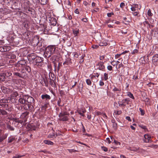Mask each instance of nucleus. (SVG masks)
<instances>
[{
    "label": "nucleus",
    "instance_id": "f257e3e1",
    "mask_svg": "<svg viewBox=\"0 0 158 158\" xmlns=\"http://www.w3.org/2000/svg\"><path fill=\"white\" fill-rule=\"evenodd\" d=\"M56 49L54 45H49L45 49L44 52L45 57L48 58L53 54L55 52Z\"/></svg>",
    "mask_w": 158,
    "mask_h": 158
},
{
    "label": "nucleus",
    "instance_id": "f03ea898",
    "mask_svg": "<svg viewBox=\"0 0 158 158\" xmlns=\"http://www.w3.org/2000/svg\"><path fill=\"white\" fill-rule=\"evenodd\" d=\"M44 59L43 57L37 56L34 62H33L34 65H36L40 68L43 66V65Z\"/></svg>",
    "mask_w": 158,
    "mask_h": 158
},
{
    "label": "nucleus",
    "instance_id": "7ed1b4c3",
    "mask_svg": "<svg viewBox=\"0 0 158 158\" xmlns=\"http://www.w3.org/2000/svg\"><path fill=\"white\" fill-rule=\"evenodd\" d=\"M69 114L66 112L60 113L59 115V117L60 118V120L63 121L68 120L69 119L68 117L66 115H69Z\"/></svg>",
    "mask_w": 158,
    "mask_h": 158
},
{
    "label": "nucleus",
    "instance_id": "20e7f679",
    "mask_svg": "<svg viewBox=\"0 0 158 158\" xmlns=\"http://www.w3.org/2000/svg\"><path fill=\"white\" fill-rule=\"evenodd\" d=\"M34 107V104L26 103L23 106V108L26 110L32 111L33 110Z\"/></svg>",
    "mask_w": 158,
    "mask_h": 158
},
{
    "label": "nucleus",
    "instance_id": "39448f33",
    "mask_svg": "<svg viewBox=\"0 0 158 158\" xmlns=\"http://www.w3.org/2000/svg\"><path fill=\"white\" fill-rule=\"evenodd\" d=\"M96 67L97 69L102 71H103L105 68L104 62L102 61L97 62L96 64Z\"/></svg>",
    "mask_w": 158,
    "mask_h": 158
},
{
    "label": "nucleus",
    "instance_id": "423d86ee",
    "mask_svg": "<svg viewBox=\"0 0 158 158\" xmlns=\"http://www.w3.org/2000/svg\"><path fill=\"white\" fill-rule=\"evenodd\" d=\"M13 74L15 76H18L20 78H23L25 76L23 69L22 70L20 73L15 71L13 72Z\"/></svg>",
    "mask_w": 158,
    "mask_h": 158
},
{
    "label": "nucleus",
    "instance_id": "0eeeda50",
    "mask_svg": "<svg viewBox=\"0 0 158 158\" xmlns=\"http://www.w3.org/2000/svg\"><path fill=\"white\" fill-rule=\"evenodd\" d=\"M40 40L39 37L37 35L34 37L32 41V44L34 46H37L38 44L39 43Z\"/></svg>",
    "mask_w": 158,
    "mask_h": 158
},
{
    "label": "nucleus",
    "instance_id": "6e6552de",
    "mask_svg": "<svg viewBox=\"0 0 158 158\" xmlns=\"http://www.w3.org/2000/svg\"><path fill=\"white\" fill-rule=\"evenodd\" d=\"M152 61L154 65H158V54H156L154 55L152 58Z\"/></svg>",
    "mask_w": 158,
    "mask_h": 158
},
{
    "label": "nucleus",
    "instance_id": "1a4fd4ad",
    "mask_svg": "<svg viewBox=\"0 0 158 158\" xmlns=\"http://www.w3.org/2000/svg\"><path fill=\"white\" fill-rule=\"evenodd\" d=\"M37 56L35 53L31 54L29 55L28 60L33 64V62H34Z\"/></svg>",
    "mask_w": 158,
    "mask_h": 158
},
{
    "label": "nucleus",
    "instance_id": "9d476101",
    "mask_svg": "<svg viewBox=\"0 0 158 158\" xmlns=\"http://www.w3.org/2000/svg\"><path fill=\"white\" fill-rule=\"evenodd\" d=\"M1 89L2 91L5 94H8L12 91L11 90L4 86H2Z\"/></svg>",
    "mask_w": 158,
    "mask_h": 158
},
{
    "label": "nucleus",
    "instance_id": "9b49d317",
    "mask_svg": "<svg viewBox=\"0 0 158 158\" xmlns=\"http://www.w3.org/2000/svg\"><path fill=\"white\" fill-rule=\"evenodd\" d=\"M26 97H27V96L26 95L23 96L22 97H21L19 99V102L20 104H24V105L26 103H27Z\"/></svg>",
    "mask_w": 158,
    "mask_h": 158
},
{
    "label": "nucleus",
    "instance_id": "f8f14e48",
    "mask_svg": "<svg viewBox=\"0 0 158 158\" xmlns=\"http://www.w3.org/2000/svg\"><path fill=\"white\" fill-rule=\"evenodd\" d=\"M26 98V102L31 104H34L35 100L32 97L27 96Z\"/></svg>",
    "mask_w": 158,
    "mask_h": 158
},
{
    "label": "nucleus",
    "instance_id": "ddd939ff",
    "mask_svg": "<svg viewBox=\"0 0 158 158\" xmlns=\"http://www.w3.org/2000/svg\"><path fill=\"white\" fill-rule=\"evenodd\" d=\"M28 114L29 112L27 111H26L22 114L20 117L22 118H25L26 119L24 120V122H26L27 121L26 119L27 118Z\"/></svg>",
    "mask_w": 158,
    "mask_h": 158
},
{
    "label": "nucleus",
    "instance_id": "4468645a",
    "mask_svg": "<svg viewBox=\"0 0 158 158\" xmlns=\"http://www.w3.org/2000/svg\"><path fill=\"white\" fill-rule=\"evenodd\" d=\"M144 137L145 139L144 140V142L147 143L151 142V136L150 135L148 134H145L144 135Z\"/></svg>",
    "mask_w": 158,
    "mask_h": 158
},
{
    "label": "nucleus",
    "instance_id": "2eb2a0df",
    "mask_svg": "<svg viewBox=\"0 0 158 158\" xmlns=\"http://www.w3.org/2000/svg\"><path fill=\"white\" fill-rule=\"evenodd\" d=\"M77 112L79 114L81 115V116L83 117L85 116L84 113L86 112V110L84 108H81V109L79 110H77Z\"/></svg>",
    "mask_w": 158,
    "mask_h": 158
},
{
    "label": "nucleus",
    "instance_id": "dca6fc26",
    "mask_svg": "<svg viewBox=\"0 0 158 158\" xmlns=\"http://www.w3.org/2000/svg\"><path fill=\"white\" fill-rule=\"evenodd\" d=\"M119 106L120 107H125L126 106L125 102V99H123L121 101H119L118 102Z\"/></svg>",
    "mask_w": 158,
    "mask_h": 158
},
{
    "label": "nucleus",
    "instance_id": "f3484780",
    "mask_svg": "<svg viewBox=\"0 0 158 158\" xmlns=\"http://www.w3.org/2000/svg\"><path fill=\"white\" fill-rule=\"evenodd\" d=\"M27 62L26 60L23 59L19 61L18 62V64L24 66H25L26 64H27Z\"/></svg>",
    "mask_w": 158,
    "mask_h": 158
},
{
    "label": "nucleus",
    "instance_id": "a211bd4d",
    "mask_svg": "<svg viewBox=\"0 0 158 158\" xmlns=\"http://www.w3.org/2000/svg\"><path fill=\"white\" fill-rule=\"evenodd\" d=\"M41 97L42 99H45L46 100H49L51 99L50 96L47 94L42 95H41Z\"/></svg>",
    "mask_w": 158,
    "mask_h": 158
},
{
    "label": "nucleus",
    "instance_id": "6ab92c4d",
    "mask_svg": "<svg viewBox=\"0 0 158 158\" xmlns=\"http://www.w3.org/2000/svg\"><path fill=\"white\" fill-rule=\"evenodd\" d=\"M58 59V56L56 55L53 56L52 57V62L54 63L55 66V62L56 61H57Z\"/></svg>",
    "mask_w": 158,
    "mask_h": 158
},
{
    "label": "nucleus",
    "instance_id": "aec40b11",
    "mask_svg": "<svg viewBox=\"0 0 158 158\" xmlns=\"http://www.w3.org/2000/svg\"><path fill=\"white\" fill-rule=\"evenodd\" d=\"M23 71L24 69L26 70L27 72L29 73L31 72V68L28 66L25 65L23 66Z\"/></svg>",
    "mask_w": 158,
    "mask_h": 158
},
{
    "label": "nucleus",
    "instance_id": "412c9836",
    "mask_svg": "<svg viewBox=\"0 0 158 158\" xmlns=\"http://www.w3.org/2000/svg\"><path fill=\"white\" fill-rule=\"evenodd\" d=\"M6 79L4 73L0 74V81H3Z\"/></svg>",
    "mask_w": 158,
    "mask_h": 158
},
{
    "label": "nucleus",
    "instance_id": "4be33fe9",
    "mask_svg": "<svg viewBox=\"0 0 158 158\" xmlns=\"http://www.w3.org/2000/svg\"><path fill=\"white\" fill-rule=\"evenodd\" d=\"M7 134H6L5 135H2L0 137V142H1L3 140L5 139L7 137Z\"/></svg>",
    "mask_w": 158,
    "mask_h": 158
},
{
    "label": "nucleus",
    "instance_id": "5701e85b",
    "mask_svg": "<svg viewBox=\"0 0 158 158\" xmlns=\"http://www.w3.org/2000/svg\"><path fill=\"white\" fill-rule=\"evenodd\" d=\"M73 32L75 36H76L78 35L79 33V30L78 29H74L73 30Z\"/></svg>",
    "mask_w": 158,
    "mask_h": 158
},
{
    "label": "nucleus",
    "instance_id": "b1692460",
    "mask_svg": "<svg viewBox=\"0 0 158 158\" xmlns=\"http://www.w3.org/2000/svg\"><path fill=\"white\" fill-rule=\"evenodd\" d=\"M50 80L49 81V82L50 83V84L52 87H55L56 86V85L54 81L55 80L52 79L51 78H50Z\"/></svg>",
    "mask_w": 158,
    "mask_h": 158
},
{
    "label": "nucleus",
    "instance_id": "393cba45",
    "mask_svg": "<svg viewBox=\"0 0 158 158\" xmlns=\"http://www.w3.org/2000/svg\"><path fill=\"white\" fill-rule=\"evenodd\" d=\"M6 127L8 129L11 131H13L14 130V127L9 124V123H6Z\"/></svg>",
    "mask_w": 158,
    "mask_h": 158
},
{
    "label": "nucleus",
    "instance_id": "a878e982",
    "mask_svg": "<svg viewBox=\"0 0 158 158\" xmlns=\"http://www.w3.org/2000/svg\"><path fill=\"white\" fill-rule=\"evenodd\" d=\"M19 96V94L17 91L13 92L11 94L10 96L12 97H17Z\"/></svg>",
    "mask_w": 158,
    "mask_h": 158
},
{
    "label": "nucleus",
    "instance_id": "bb28decb",
    "mask_svg": "<svg viewBox=\"0 0 158 158\" xmlns=\"http://www.w3.org/2000/svg\"><path fill=\"white\" fill-rule=\"evenodd\" d=\"M44 142V143L47 144L51 145H53V143L52 142L49 140H45Z\"/></svg>",
    "mask_w": 158,
    "mask_h": 158
},
{
    "label": "nucleus",
    "instance_id": "cd10ccee",
    "mask_svg": "<svg viewBox=\"0 0 158 158\" xmlns=\"http://www.w3.org/2000/svg\"><path fill=\"white\" fill-rule=\"evenodd\" d=\"M4 49L5 52L8 51L11 49V47L9 46H4Z\"/></svg>",
    "mask_w": 158,
    "mask_h": 158
},
{
    "label": "nucleus",
    "instance_id": "c85d7f7f",
    "mask_svg": "<svg viewBox=\"0 0 158 158\" xmlns=\"http://www.w3.org/2000/svg\"><path fill=\"white\" fill-rule=\"evenodd\" d=\"M107 45V43L106 41H104L100 42L99 44V46H106Z\"/></svg>",
    "mask_w": 158,
    "mask_h": 158
},
{
    "label": "nucleus",
    "instance_id": "c756f323",
    "mask_svg": "<svg viewBox=\"0 0 158 158\" xmlns=\"http://www.w3.org/2000/svg\"><path fill=\"white\" fill-rule=\"evenodd\" d=\"M5 76H6L7 77L10 76L12 75V73H11L10 71H5V73H4Z\"/></svg>",
    "mask_w": 158,
    "mask_h": 158
},
{
    "label": "nucleus",
    "instance_id": "7c9ffc66",
    "mask_svg": "<svg viewBox=\"0 0 158 158\" xmlns=\"http://www.w3.org/2000/svg\"><path fill=\"white\" fill-rule=\"evenodd\" d=\"M7 112L5 110L0 109V115H5L7 114Z\"/></svg>",
    "mask_w": 158,
    "mask_h": 158
},
{
    "label": "nucleus",
    "instance_id": "2f4dec72",
    "mask_svg": "<svg viewBox=\"0 0 158 158\" xmlns=\"http://www.w3.org/2000/svg\"><path fill=\"white\" fill-rule=\"evenodd\" d=\"M127 96L133 99H134V97L133 94L130 92H128L127 93Z\"/></svg>",
    "mask_w": 158,
    "mask_h": 158
},
{
    "label": "nucleus",
    "instance_id": "473e14b6",
    "mask_svg": "<svg viewBox=\"0 0 158 158\" xmlns=\"http://www.w3.org/2000/svg\"><path fill=\"white\" fill-rule=\"evenodd\" d=\"M15 138L14 137H9L8 139V142L9 143H11L13 141H14L15 140Z\"/></svg>",
    "mask_w": 158,
    "mask_h": 158
},
{
    "label": "nucleus",
    "instance_id": "72a5a7b5",
    "mask_svg": "<svg viewBox=\"0 0 158 158\" xmlns=\"http://www.w3.org/2000/svg\"><path fill=\"white\" fill-rule=\"evenodd\" d=\"M86 82L88 85L89 86L91 85L92 82L91 80L89 79H87L86 80Z\"/></svg>",
    "mask_w": 158,
    "mask_h": 158
},
{
    "label": "nucleus",
    "instance_id": "f704fd0d",
    "mask_svg": "<svg viewBox=\"0 0 158 158\" xmlns=\"http://www.w3.org/2000/svg\"><path fill=\"white\" fill-rule=\"evenodd\" d=\"M113 91L114 92L117 91H120L121 90L120 89H118L116 87H114L113 89Z\"/></svg>",
    "mask_w": 158,
    "mask_h": 158
},
{
    "label": "nucleus",
    "instance_id": "c9c22d12",
    "mask_svg": "<svg viewBox=\"0 0 158 158\" xmlns=\"http://www.w3.org/2000/svg\"><path fill=\"white\" fill-rule=\"evenodd\" d=\"M114 143V144H116L117 146H120L121 144L118 141H116L115 140H114V142L113 143Z\"/></svg>",
    "mask_w": 158,
    "mask_h": 158
},
{
    "label": "nucleus",
    "instance_id": "e433bc0d",
    "mask_svg": "<svg viewBox=\"0 0 158 158\" xmlns=\"http://www.w3.org/2000/svg\"><path fill=\"white\" fill-rule=\"evenodd\" d=\"M59 100L57 102V105L59 106H64V104L61 105L60 104L61 100L60 98H59Z\"/></svg>",
    "mask_w": 158,
    "mask_h": 158
},
{
    "label": "nucleus",
    "instance_id": "4c0bfd02",
    "mask_svg": "<svg viewBox=\"0 0 158 158\" xmlns=\"http://www.w3.org/2000/svg\"><path fill=\"white\" fill-rule=\"evenodd\" d=\"M64 3L67 4L69 6H71L70 2L69 0L65 1L64 2Z\"/></svg>",
    "mask_w": 158,
    "mask_h": 158
},
{
    "label": "nucleus",
    "instance_id": "58836bf2",
    "mask_svg": "<svg viewBox=\"0 0 158 158\" xmlns=\"http://www.w3.org/2000/svg\"><path fill=\"white\" fill-rule=\"evenodd\" d=\"M148 15L149 16H152L153 15V14L151 13V10L150 9H149L147 12Z\"/></svg>",
    "mask_w": 158,
    "mask_h": 158
},
{
    "label": "nucleus",
    "instance_id": "ea45409f",
    "mask_svg": "<svg viewBox=\"0 0 158 158\" xmlns=\"http://www.w3.org/2000/svg\"><path fill=\"white\" fill-rule=\"evenodd\" d=\"M40 1V0H39ZM41 1V4L42 5H45L47 4V0H40Z\"/></svg>",
    "mask_w": 158,
    "mask_h": 158
},
{
    "label": "nucleus",
    "instance_id": "a19ab883",
    "mask_svg": "<svg viewBox=\"0 0 158 158\" xmlns=\"http://www.w3.org/2000/svg\"><path fill=\"white\" fill-rule=\"evenodd\" d=\"M111 140H110V139L109 138H107L106 139V141L108 142L109 143H111V142L112 141V138L111 137H110Z\"/></svg>",
    "mask_w": 158,
    "mask_h": 158
},
{
    "label": "nucleus",
    "instance_id": "79ce46f5",
    "mask_svg": "<svg viewBox=\"0 0 158 158\" xmlns=\"http://www.w3.org/2000/svg\"><path fill=\"white\" fill-rule=\"evenodd\" d=\"M112 123H113V127L114 129H116L117 128V123L114 122V121H112Z\"/></svg>",
    "mask_w": 158,
    "mask_h": 158
},
{
    "label": "nucleus",
    "instance_id": "37998d69",
    "mask_svg": "<svg viewBox=\"0 0 158 158\" xmlns=\"http://www.w3.org/2000/svg\"><path fill=\"white\" fill-rule=\"evenodd\" d=\"M50 76H51V77H52V79L55 80V76L54 74H52V73H50L49 74V77H50V78H51L50 77Z\"/></svg>",
    "mask_w": 158,
    "mask_h": 158
},
{
    "label": "nucleus",
    "instance_id": "c03bdc74",
    "mask_svg": "<svg viewBox=\"0 0 158 158\" xmlns=\"http://www.w3.org/2000/svg\"><path fill=\"white\" fill-rule=\"evenodd\" d=\"M101 148L102 150H103L104 152H107L108 151V148L104 146H102Z\"/></svg>",
    "mask_w": 158,
    "mask_h": 158
},
{
    "label": "nucleus",
    "instance_id": "a18cd8bd",
    "mask_svg": "<svg viewBox=\"0 0 158 158\" xmlns=\"http://www.w3.org/2000/svg\"><path fill=\"white\" fill-rule=\"evenodd\" d=\"M132 6L137 10L138 9H139L140 8V7L139 8V5L138 4H134Z\"/></svg>",
    "mask_w": 158,
    "mask_h": 158
},
{
    "label": "nucleus",
    "instance_id": "49530a36",
    "mask_svg": "<svg viewBox=\"0 0 158 158\" xmlns=\"http://www.w3.org/2000/svg\"><path fill=\"white\" fill-rule=\"evenodd\" d=\"M139 110L141 112V115H144L145 114L144 110H142V108H139Z\"/></svg>",
    "mask_w": 158,
    "mask_h": 158
},
{
    "label": "nucleus",
    "instance_id": "de8ad7c7",
    "mask_svg": "<svg viewBox=\"0 0 158 158\" xmlns=\"http://www.w3.org/2000/svg\"><path fill=\"white\" fill-rule=\"evenodd\" d=\"M55 134L54 133H53L52 134H49L48 136V138H53L54 137H55Z\"/></svg>",
    "mask_w": 158,
    "mask_h": 158
},
{
    "label": "nucleus",
    "instance_id": "09e8293b",
    "mask_svg": "<svg viewBox=\"0 0 158 158\" xmlns=\"http://www.w3.org/2000/svg\"><path fill=\"white\" fill-rule=\"evenodd\" d=\"M68 150L69 152H70L72 153V152H77V150L73 149H68Z\"/></svg>",
    "mask_w": 158,
    "mask_h": 158
},
{
    "label": "nucleus",
    "instance_id": "8fccbe9b",
    "mask_svg": "<svg viewBox=\"0 0 158 158\" xmlns=\"http://www.w3.org/2000/svg\"><path fill=\"white\" fill-rule=\"evenodd\" d=\"M104 79L106 81L108 79V74L106 73H104Z\"/></svg>",
    "mask_w": 158,
    "mask_h": 158
},
{
    "label": "nucleus",
    "instance_id": "3c124183",
    "mask_svg": "<svg viewBox=\"0 0 158 158\" xmlns=\"http://www.w3.org/2000/svg\"><path fill=\"white\" fill-rule=\"evenodd\" d=\"M135 12H132V14L134 15V16H138V15L139 14V12L137 11H135Z\"/></svg>",
    "mask_w": 158,
    "mask_h": 158
},
{
    "label": "nucleus",
    "instance_id": "603ef678",
    "mask_svg": "<svg viewBox=\"0 0 158 158\" xmlns=\"http://www.w3.org/2000/svg\"><path fill=\"white\" fill-rule=\"evenodd\" d=\"M131 10L132 11H135L137 10H138L135 8L134 7H133L132 6H131Z\"/></svg>",
    "mask_w": 158,
    "mask_h": 158
},
{
    "label": "nucleus",
    "instance_id": "864d4df0",
    "mask_svg": "<svg viewBox=\"0 0 158 158\" xmlns=\"http://www.w3.org/2000/svg\"><path fill=\"white\" fill-rule=\"evenodd\" d=\"M60 132H61L59 130L57 131L56 133V136L62 135V134L60 133Z\"/></svg>",
    "mask_w": 158,
    "mask_h": 158
},
{
    "label": "nucleus",
    "instance_id": "5fc2aeb1",
    "mask_svg": "<svg viewBox=\"0 0 158 158\" xmlns=\"http://www.w3.org/2000/svg\"><path fill=\"white\" fill-rule=\"evenodd\" d=\"M114 113L116 114L119 115V114H120L122 113V112L121 110H118V111H115L114 112Z\"/></svg>",
    "mask_w": 158,
    "mask_h": 158
},
{
    "label": "nucleus",
    "instance_id": "6e6d98bb",
    "mask_svg": "<svg viewBox=\"0 0 158 158\" xmlns=\"http://www.w3.org/2000/svg\"><path fill=\"white\" fill-rule=\"evenodd\" d=\"M0 51L2 52H5V50L4 49V46H0Z\"/></svg>",
    "mask_w": 158,
    "mask_h": 158
},
{
    "label": "nucleus",
    "instance_id": "4d7b16f0",
    "mask_svg": "<svg viewBox=\"0 0 158 158\" xmlns=\"http://www.w3.org/2000/svg\"><path fill=\"white\" fill-rule=\"evenodd\" d=\"M92 47L94 49H97L99 47V46L98 45H93L92 46Z\"/></svg>",
    "mask_w": 158,
    "mask_h": 158
},
{
    "label": "nucleus",
    "instance_id": "13d9d810",
    "mask_svg": "<svg viewBox=\"0 0 158 158\" xmlns=\"http://www.w3.org/2000/svg\"><path fill=\"white\" fill-rule=\"evenodd\" d=\"M23 156H20L19 155H16L15 156H14L12 158H19Z\"/></svg>",
    "mask_w": 158,
    "mask_h": 158
},
{
    "label": "nucleus",
    "instance_id": "bf43d9fd",
    "mask_svg": "<svg viewBox=\"0 0 158 158\" xmlns=\"http://www.w3.org/2000/svg\"><path fill=\"white\" fill-rule=\"evenodd\" d=\"M129 101H130V100L128 98H126L125 99V103H126L127 104H128Z\"/></svg>",
    "mask_w": 158,
    "mask_h": 158
},
{
    "label": "nucleus",
    "instance_id": "052dcab7",
    "mask_svg": "<svg viewBox=\"0 0 158 158\" xmlns=\"http://www.w3.org/2000/svg\"><path fill=\"white\" fill-rule=\"evenodd\" d=\"M62 63H59L58 64V70H59L61 68V67L62 66Z\"/></svg>",
    "mask_w": 158,
    "mask_h": 158
},
{
    "label": "nucleus",
    "instance_id": "680f3d73",
    "mask_svg": "<svg viewBox=\"0 0 158 158\" xmlns=\"http://www.w3.org/2000/svg\"><path fill=\"white\" fill-rule=\"evenodd\" d=\"M112 22L113 23H114L117 24H120V22H119V21H115V20H112Z\"/></svg>",
    "mask_w": 158,
    "mask_h": 158
},
{
    "label": "nucleus",
    "instance_id": "e2e57ef3",
    "mask_svg": "<svg viewBox=\"0 0 158 158\" xmlns=\"http://www.w3.org/2000/svg\"><path fill=\"white\" fill-rule=\"evenodd\" d=\"M107 69L108 70L111 71L112 69V67L111 65H108L107 67Z\"/></svg>",
    "mask_w": 158,
    "mask_h": 158
},
{
    "label": "nucleus",
    "instance_id": "0e129e2a",
    "mask_svg": "<svg viewBox=\"0 0 158 158\" xmlns=\"http://www.w3.org/2000/svg\"><path fill=\"white\" fill-rule=\"evenodd\" d=\"M78 56V55L77 52L74 53V56L75 58H77Z\"/></svg>",
    "mask_w": 158,
    "mask_h": 158
},
{
    "label": "nucleus",
    "instance_id": "69168bd1",
    "mask_svg": "<svg viewBox=\"0 0 158 158\" xmlns=\"http://www.w3.org/2000/svg\"><path fill=\"white\" fill-rule=\"evenodd\" d=\"M122 55L121 54H117L115 55V58L116 59H117L120 57V56Z\"/></svg>",
    "mask_w": 158,
    "mask_h": 158
},
{
    "label": "nucleus",
    "instance_id": "338daca9",
    "mask_svg": "<svg viewBox=\"0 0 158 158\" xmlns=\"http://www.w3.org/2000/svg\"><path fill=\"white\" fill-rule=\"evenodd\" d=\"M78 87L79 88H82L83 87V85L82 83H80L79 84V85L78 86Z\"/></svg>",
    "mask_w": 158,
    "mask_h": 158
},
{
    "label": "nucleus",
    "instance_id": "774afa93",
    "mask_svg": "<svg viewBox=\"0 0 158 158\" xmlns=\"http://www.w3.org/2000/svg\"><path fill=\"white\" fill-rule=\"evenodd\" d=\"M125 6V3L123 2H121L120 4V7L121 8H123Z\"/></svg>",
    "mask_w": 158,
    "mask_h": 158
}]
</instances>
